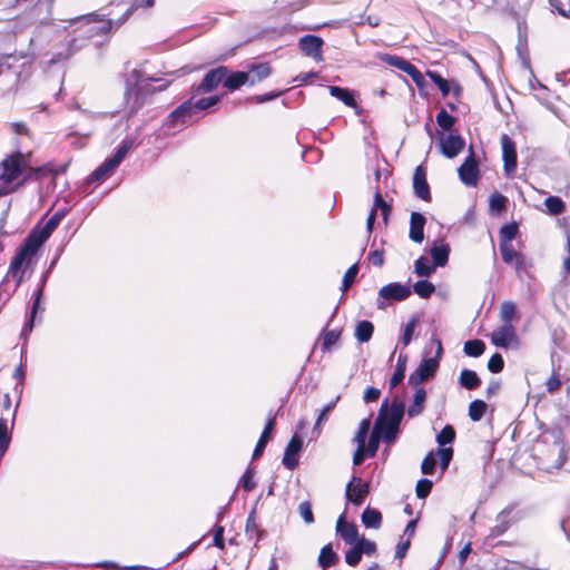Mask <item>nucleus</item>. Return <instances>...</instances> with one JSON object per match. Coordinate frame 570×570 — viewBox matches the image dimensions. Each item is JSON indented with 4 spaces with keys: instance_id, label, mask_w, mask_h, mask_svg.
<instances>
[{
    "instance_id": "nucleus-1",
    "label": "nucleus",
    "mask_w": 570,
    "mask_h": 570,
    "mask_svg": "<svg viewBox=\"0 0 570 570\" xmlns=\"http://www.w3.org/2000/svg\"><path fill=\"white\" fill-rule=\"evenodd\" d=\"M404 412V403L397 397L392 401L390 406L387 401L382 404L374 429L382 434L383 442L391 444L395 441Z\"/></svg>"
},
{
    "instance_id": "nucleus-2",
    "label": "nucleus",
    "mask_w": 570,
    "mask_h": 570,
    "mask_svg": "<svg viewBox=\"0 0 570 570\" xmlns=\"http://www.w3.org/2000/svg\"><path fill=\"white\" fill-rule=\"evenodd\" d=\"M58 225L59 224L50 217L43 226H36L26 238L23 246L11 261L10 271L16 272L20 269L27 259H31Z\"/></svg>"
},
{
    "instance_id": "nucleus-3",
    "label": "nucleus",
    "mask_w": 570,
    "mask_h": 570,
    "mask_svg": "<svg viewBox=\"0 0 570 570\" xmlns=\"http://www.w3.org/2000/svg\"><path fill=\"white\" fill-rule=\"evenodd\" d=\"M538 458L547 471L560 469L566 461L564 444L559 434L544 435L537 445Z\"/></svg>"
},
{
    "instance_id": "nucleus-4",
    "label": "nucleus",
    "mask_w": 570,
    "mask_h": 570,
    "mask_svg": "<svg viewBox=\"0 0 570 570\" xmlns=\"http://www.w3.org/2000/svg\"><path fill=\"white\" fill-rule=\"evenodd\" d=\"M219 101L218 96H212L198 99L197 101L187 100L170 114L171 122L176 125L189 124L194 120L197 111H203L216 105Z\"/></svg>"
},
{
    "instance_id": "nucleus-5",
    "label": "nucleus",
    "mask_w": 570,
    "mask_h": 570,
    "mask_svg": "<svg viewBox=\"0 0 570 570\" xmlns=\"http://www.w3.org/2000/svg\"><path fill=\"white\" fill-rule=\"evenodd\" d=\"M132 139L124 140L116 150L115 155L106 159L98 168L91 173L89 183H100L111 176L114 170L120 165L129 150L132 148Z\"/></svg>"
},
{
    "instance_id": "nucleus-6",
    "label": "nucleus",
    "mask_w": 570,
    "mask_h": 570,
    "mask_svg": "<svg viewBox=\"0 0 570 570\" xmlns=\"http://www.w3.org/2000/svg\"><path fill=\"white\" fill-rule=\"evenodd\" d=\"M434 342L436 344L435 356L421 361L416 370L409 376L410 384L419 386L423 382L432 379L435 375L439 368L440 360L442 357L443 348L442 343L439 338L435 340Z\"/></svg>"
},
{
    "instance_id": "nucleus-7",
    "label": "nucleus",
    "mask_w": 570,
    "mask_h": 570,
    "mask_svg": "<svg viewBox=\"0 0 570 570\" xmlns=\"http://www.w3.org/2000/svg\"><path fill=\"white\" fill-rule=\"evenodd\" d=\"M27 166L24 155L17 153L2 160L0 165V179L12 183L19 178Z\"/></svg>"
},
{
    "instance_id": "nucleus-8",
    "label": "nucleus",
    "mask_w": 570,
    "mask_h": 570,
    "mask_svg": "<svg viewBox=\"0 0 570 570\" xmlns=\"http://www.w3.org/2000/svg\"><path fill=\"white\" fill-rule=\"evenodd\" d=\"M411 295V288L400 283H390L379 291L377 307L384 308L386 302H402Z\"/></svg>"
},
{
    "instance_id": "nucleus-9",
    "label": "nucleus",
    "mask_w": 570,
    "mask_h": 570,
    "mask_svg": "<svg viewBox=\"0 0 570 570\" xmlns=\"http://www.w3.org/2000/svg\"><path fill=\"white\" fill-rule=\"evenodd\" d=\"M381 59L387 65L395 67L409 75L417 86H422L424 83V77L422 72L404 58L393 55H383Z\"/></svg>"
},
{
    "instance_id": "nucleus-10",
    "label": "nucleus",
    "mask_w": 570,
    "mask_h": 570,
    "mask_svg": "<svg viewBox=\"0 0 570 570\" xmlns=\"http://www.w3.org/2000/svg\"><path fill=\"white\" fill-rule=\"evenodd\" d=\"M439 145L446 158H454L463 150L465 141L460 135L439 132Z\"/></svg>"
},
{
    "instance_id": "nucleus-11",
    "label": "nucleus",
    "mask_w": 570,
    "mask_h": 570,
    "mask_svg": "<svg viewBox=\"0 0 570 570\" xmlns=\"http://www.w3.org/2000/svg\"><path fill=\"white\" fill-rule=\"evenodd\" d=\"M491 341L495 346L503 348L518 344V336L512 323H503L499 328L494 330Z\"/></svg>"
},
{
    "instance_id": "nucleus-12",
    "label": "nucleus",
    "mask_w": 570,
    "mask_h": 570,
    "mask_svg": "<svg viewBox=\"0 0 570 570\" xmlns=\"http://www.w3.org/2000/svg\"><path fill=\"white\" fill-rule=\"evenodd\" d=\"M227 73L228 69L223 66L209 70L203 81L196 87L195 91L197 94H204L215 90L218 85L224 81Z\"/></svg>"
},
{
    "instance_id": "nucleus-13",
    "label": "nucleus",
    "mask_w": 570,
    "mask_h": 570,
    "mask_svg": "<svg viewBox=\"0 0 570 570\" xmlns=\"http://www.w3.org/2000/svg\"><path fill=\"white\" fill-rule=\"evenodd\" d=\"M458 174H459L460 180L465 186H471V187L476 186L478 179H479V168H478V164L474 159V155L472 153L464 160V163L459 167Z\"/></svg>"
},
{
    "instance_id": "nucleus-14",
    "label": "nucleus",
    "mask_w": 570,
    "mask_h": 570,
    "mask_svg": "<svg viewBox=\"0 0 570 570\" xmlns=\"http://www.w3.org/2000/svg\"><path fill=\"white\" fill-rule=\"evenodd\" d=\"M368 494V483L363 482L361 478L353 476L346 485V499L354 505H361Z\"/></svg>"
},
{
    "instance_id": "nucleus-15",
    "label": "nucleus",
    "mask_w": 570,
    "mask_h": 570,
    "mask_svg": "<svg viewBox=\"0 0 570 570\" xmlns=\"http://www.w3.org/2000/svg\"><path fill=\"white\" fill-rule=\"evenodd\" d=\"M503 168L507 175L514 173L517 168V151L513 140L507 135L501 136Z\"/></svg>"
},
{
    "instance_id": "nucleus-16",
    "label": "nucleus",
    "mask_w": 570,
    "mask_h": 570,
    "mask_svg": "<svg viewBox=\"0 0 570 570\" xmlns=\"http://www.w3.org/2000/svg\"><path fill=\"white\" fill-rule=\"evenodd\" d=\"M323 40L317 36L307 35L301 38L299 48L308 57H312L316 61H321L322 57Z\"/></svg>"
},
{
    "instance_id": "nucleus-17",
    "label": "nucleus",
    "mask_w": 570,
    "mask_h": 570,
    "mask_svg": "<svg viewBox=\"0 0 570 570\" xmlns=\"http://www.w3.org/2000/svg\"><path fill=\"white\" fill-rule=\"evenodd\" d=\"M303 448V441L297 435L294 434L291 441L288 442L284 456H283V465L288 470H294L298 464L297 453Z\"/></svg>"
},
{
    "instance_id": "nucleus-18",
    "label": "nucleus",
    "mask_w": 570,
    "mask_h": 570,
    "mask_svg": "<svg viewBox=\"0 0 570 570\" xmlns=\"http://www.w3.org/2000/svg\"><path fill=\"white\" fill-rule=\"evenodd\" d=\"M413 188H414L415 195L420 199H422L424 202L431 200L430 187L426 181V173L422 166H417L414 170Z\"/></svg>"
},
{
    "instance_id": "nucleus-19",
    "label": "nucleus",
    "mask_w": 570,
    "mask_h": 570,
    "mask_svg": "<svg viewBox=\"0 0 570 570\" xmlns=\"http://www.w3.org/2000/svg\"><path fill=\"white\" fill-rule=\"evenodd\" d=\"M336 531L348 544H356L358 541V530L354 523H347L344 515H341L336 523Z\"/></svg>"
},
{
    "instance_id": "nucleus-20",
    "label": "nucleus",
    "mask_w": 570,
    "mask_h": 570,
    "mask_svg": "<svg viewBox=\"0 0 570 570\" xmlns=\"http://www.w3.org/2000/svg\"><path fill=\"white\" fill-rule=\"evenodd\" d=\"M425 217L421 213L413 212L410 219L409 237L414 243L421 244L424 239Z\"/></svg>"
},
{
    "instance_id": "nucleus-21",
    "label": "nucleus",
    "mask_w": 570,
    "mask_h": 570,
    "mask_svg": "<svg viewBox=\"0 0 570 570\" xmlns=\"http://www.w3.org/2000/svg\"><path fill=\"white\" fill-rule=\"evenodd\" d=\"M426 400V391L423 387L417 386L413 394L412 403L407 407V415L415 417L422 414L424 411V404Z\"/></svg>"
},
{
    "instance_id": "nucleus-22",
    "label": "nucleus",
    "mask_w": 570,
    "mask_h": 570,
    "mask_svg": "<svg viewBox=\"0 0 570 570\" xmlns=\"http://www.w3.org/2000/svg\"><path fill=\"white\" fill-rule=\"evenodd\" d=\"M80 19L85 20L90 26L88 29L90 36L104 35L111 29L110 20H98L95 14H88Z\"/></svg>"
},
{
    "instance_id": "nucleus-23",
    "label": "nucleus",
    "mask_w": 570,
    "mask_h": 570,
    "mask_svg": "<svg viewBox=\"0 0 570 570\" xmlns=\"http://www.w3.org/2000/svg\"><path fill=\"white\" fill-rule=\"evenodd\" d=\"M274 424H275V419L272 417L267 421L262 434H261V438L254 449V452H253V459H257L258 456H261L266 448V444L268 443L269 441V436H271V432L273 431L274 429Z\"/></svg>"
},
{
    "instance_id": "nucleus-24",
    "label": "nucleus",
    "mask_w": 570,
    "mask_h": 570,
    "mask_svg": "<svg viewBox=\"0 0 570 570\" xmlns=\"http://www.w3.org/2000/svg\"><path fill=\"white\" fill-rule=\"evenodd\" d=\"M328 90L331 96L342 101L345 106L356 107V101L353 91L337 86H330Z\"/></svg>"
},
{
    "instance_id": "nucleus-25",
    "label": "nucleus",
    "mask_w": 570,
    "mask_h": 570,
    "mask_svg": "<svg viewBox=\"0 0 570 570\" xmlns=\"http://www.w3.org/2000/svg\"><path fill=\"white\" fill-rule=\"evenodd\" d=\"M249 80V73L244 71H236L227 76L224 79V86L229 90H236L245 85Z\"/></svg>"
},
{
    "instance_id": "nucleus-26",
    "label": "nucleus",
    "mask_w": 570,
    "mask_h": 570,
    "mask_svg": "<svg viewBox=\"0 0 570 570\" xmlns=\"http://www.w3.org/2000/svg\"><path fill=\"white\" fill-rule=\"evenodd\" d=\"M459 383L466 390H475L480 386L481 380L476 372L472 370H462L459 376Z\"/></svg>"
},
{
    "instance_id": "nucleus-27",
    "label": "nucleus",
    "mask_w": 570,
    "mask_h": 570,
    "mask_svg": "<svg viewBox=\"0 0 570 570\" xmlns=\"http://www.w3.org/2000/svg\"><path fill=\"white\" fill-rule=\"evenodd\" d=\"M361 520L364 527L379 529L382 524V514L379 510L366 508L362 513Z\"/></svg>"
},
{
    "instance_id": "nucleus-28",
    "label": "nucleus",
    "mask_w": 570,
    "mask_h": 570,
    "mask_svg": "<svg viewBox=\"0 0 570 570\" xmlns=\"http://www.w3.org/2000/svg\"><path fill=\"white\" fill-rule=\"evenodd\" d=\"M373 332H374L373 324L370 321L364 320V321H360L356 324L354 335H355V338L360 343H366L372 338Z\"/></svg>"
},
{
    "instance_id": "nucleus-29",
    "label": "nucleus",
    "mask_w": 570,
    "mask_h": 570,
    "mask_svg": "<svg viewBox=\"0 0 570 570\" xmlns=\"http://www.w3.org/2000/svg\"><path fill=\"white\" fill-rule=\"evenodd\" d=\"M338 561L337 554L333 551L332 544H325L320 552L318 563L326 570L328 567L335 566Z\"/></svg>"
},
{
    "instance_id": "nucleus-30",
    "label": "nucleus",
    "mask_w": 570,
    "mask_h": 570,
    "mask_svg": "<svg viewBox=\"0 0 570 570\" xmlns=\"http://www.w3.org/2000/svg\"><path fill=\"white\" fill-rule=\"evenodd\" d=\"M406 355L401 354L397 360L396 370L392 377L390 379V387H396L404 379L405 374V365H406Z\"/></svg>"
},
{
    "instance_id": "nucleus-31",
    "label": "nucleus",
    "mask_w": 570,
    "mask_h": 570,
    "mask_svg": "<svg viewBox=\"0 0 570 570\" xmlns=\"http://www.w3.org/2000/svg\"><path fill=\"white\" fill-rule=\"evenodd\" d=\"M544 205L550 215L557 216L562 214L566 210L564 202L557 196H549L544 200Z\"/></svg>"
},
{
    "instance_id": "nucleus-32",
    "label": "nucleus",
    "mask_w": 570,
    "mask_h": 570,
    "mask_svg": "<svg viewBox=\"0 0 570 570\" xmlns=\"http://www.w3.org/2000/svg\"><path fill=\"white\" fill-rule=\"evenodd\" d=\"M450 248L448 245L434 246L431 249L434 266H444L449 259Z\"/></svg>"
},
{
    "instance_id": "nucleus-33",
    "label": "nucleus",
    "mask_w": 570,
    "mask_h": 570,
    "mask_svg": "<svg viewBox=\"0 0 570 570\" xmlns=\"http://www.w3.org/2000/svg\"><path fill=\"white\" fill-rule=\"evenodd\" d=\"M485 344L481 340H471L464 343L463 351L468 356L479 357L483 354Z\"/></svg>"
},
{
    "instance_id": "nucleus-34",
    "label": "nucleus",
    "mask_w": 570,
    "mask_h": 570,
    "mask_svg": "<svg viewBox=\"0 0 570 570\" xmlns=\"http://www.w3.org/2000/svg\"><path fill=\"white\" fill-rule=\"evenodd\" d=\"M487 411V403L482 400H474L469 405V416L473 422L480 421Z\"/></svg>"
},
{
    "instance_id": "nucleus-35",
    "label": "nucleus",
    "mask_w": 570,
    "mask_h": 570,
    "mask_svg": "<svg viewBox=\"0 0 570 570\" xmlns=\"http://www.w3.org/2000/svg\"><path fill=\"white\" fill-rule=\"evenodd\" d=\"M248 73V81H250V83H255L256 81H261L268 77L271 73V68L267 63H259L257 66H254Z\"/></svg>"
},
{
    "instance_id": "nucleus-36",
    "label": "nucleus",
    "mask_w": 570,
    "mask_h": 570,
    "mask_svg": "<svg viewBox=\"0 0 570 570\" xmlns=\"http://www.w3.org/2000/svg\"><path fill=\"white\" fill-rule=\"evenodd\" d=\"M435 271V266L430 264V261L421 256L415 261L414 272L417 276H430Z\"/></svg>"
},
{
    "instance_id": "nucleus-37",
    "label": "nucleus",
    "mask_w": 570,
    "mask_h": 570,
    "mask_svg": "<svg viewBox=\"0 0 570 570\" xmlns=\"http://www.w3.org/2000/svg\"><path fill=\"white\" fill-rule=\"evenodd\" d=\"M372 208H375L376 213L377 209H380L384 223L387 224L389 216L391 214V206L382 198L380 193L374 195V204Z\"/></svg>"
},
{
    "instance_id": "nucleus-38",
    "label": "nucleus",
    "mask_w": 570,
    "mask_h": 570,
    "mask_svg": "<svg viewBox=\"0 0 570 570\" xmlns=\"http://www.w3.org/2000/svg\"><path fill=\"white\" fill-rule=\"evenodd\" d=\"M455 439V430L452 425H445L442 431L436 435L438 444L443 448L445 444H450Z\"/></svg>"
},
{
    "instance_id": "nucleus-39",
    "label": "nucleus",
    "mask_w": 570,
    "mask_h": 570,
    "mask_svg": "<svg viewBox=\"0 0 570 570\" xmlns=\"http://www.w3.org/2000/svg\"><path fill=\"white\" fill-rule=\"evenodd\" d=\"M414 292L422 298H429L435 287L434 285L429 281H417L413 286Z\"/></svg>"
},
{
    "instance_id": "nucleus-40",
    "label": "nucleus",
    "mask_w": 570,
    "mask_h": 570,
    "mask_svg": "<svg viewBox=\"0 0 570 570\" xmlns=\"http://www.w3.org/2000/svg\"><path fill=\"white\" fill-rule=\"evenodd\" d=\"M500 252L505 264H513L520 253L515 252L511 243H500Z\"/></svg>"
},
{
    "instance_id": "nucleus-41",
    "label": "nucleus",
    "mask_w": 570,
    "mask_h": 570,
    "mask_svg": "<svg viewBox=\"0 0 570 570\" xmlns=\"http://www.w3.org/2000/svg\"><path fill=\"white\" fill-rule=\"evenodd\" d=\"M370 426H371V420L368 417L361 421L358 429L354 436V442L357 445H362V444L365 445V440H366V435L370 431Z\"/></svg>"
},
{
    "instance_id": "nucleus-42",
    "label": "nucleus",
    "mask_w": 570,
    "mask_h": 570,
    "mask_svg": "<svg viewBox=\"0 0 570 570\" xmlns=\"http://www.w3.org/2000/svg\"><path fill=\"white\" fill-rule=\"evenodd\" d=\"M498 523L491 528L490 537L495 538L503 534L510 527L504 512L500 513L497 519Z\"/></svg>"
},
{
    "instance_id": "nucleus-43",
    "label": "nucleus",
    "mask_w": 570,
    "mask_h": 570,
    "mask_svg": "<svg viewBox=\"0 0 570 570\" xmlns=\"http://www.w3.org/2000/svg\"><path fill=\"white\" fill-rule=\"evenodd\" d=\"M245 532L249 539H255L256 542L261 539V532L258 530L254 512H252L247 518Z\"/></svg>"
},
{
    "instance_id": "nucleus-44",
    "label": "nucleus",
    "mask_w": 570,
    "mask_h": 570,
    "mask_svg": "<svg viewBox=\"0 0 570 570\" xmlns=\"http://www.w3.org/2000/svg\"><path fill=\"white\" fill-rule=\"evenodd\" d=\"M381 439L382 434L373 428L370 434L367 448L365 449L367 456L373 458L376 454Z\"/></svg>"
},
{
    "instance_id": "nucleus-45",
    "label": "nucleus",
    "mask_w": 570,
    "mask_h": 570,
    "mask_svg": "<svg viewBox=\"0 0 570 570\" xmlns=\"http://www.w3.org/2000/svg\"><path fill=\"white\" fill-rule=\"evenodd\" d=\"M517 307L513 302H503L500 309V317L503 323H511L512 318L515 316Z\"/></svg>"
},
{
    "instance_id": "nucleus-46",
    "label": "nucleus",
    "mask_w": 570,
    "mask_h": 570,
    "mask_svg": "<svg viewBox=\"0 0 570 570\" xmlns=\"http://www.w3.org/2000/svg\"><path fill=\"white\" fill-rule=\"evenodd\" d=\"M340 336H341L340 331L332 330V331L324 332L322 350L330 351L332 348V346H334L338 342Z\"/></svg>"
},
{
    "instance_id": "nucleus-47",
    "label": "nucleus",
    "mask_w": 570,
    "mask_h": 570,
    "mask_svg": "<svg viewBox=\"0 0 570 570\" xmlns=\"http://www.w3.org/2000/svg\"><path fill=\"white\" fill-rule=\"evenodd\" d=\"M553 11L566 18H570V0H549Z\"/></svg>"
},
{
    "instance_id": "nucleus-48",
    "label": "nucleus",
    "mask_w": 570,
    "mask_h": 570,
    "mask_svg": "<svg viewBox=\"0 0 570 570\" xmlns=\"http://www.w3.org/2000/svg\"><path fill=\"white\" fill-rule=\"evenodd\" d=\"M436 122L443 130H450L455 122V118L442 109L436 115Z\"/></svg>"
},
{
    "instance_id": "nucleus-49",
    "label": "nucleus",
    "mask_w": 570,
    "mask_h": 570,
    "mask_svg": "<svg viewBox=\"0 0 570 570\" xmlns=\"http://www.w3.org/2000/svg\"><path fill=\"white\" fill-rule=\"evenodd\" d=\"M358 273V266L357 264L352 265L344 274L343 281H342V291H347L352 284L354 283V279Z\"/></svg>"
},
{
    "instance_id": "nucleus-50",
    "label": "nucleus",
    "mask_w": 570,
    "mask_h": 570,
    "mask_svg": "<svg viewBox=\"0 0 570 570\" xmlns=\"http://www.w3.org/2000/svg\"><path fill=\"white\" fill-rule=\"evenodd\" d=\"M436 461L433 451L429 452L422 461L421 471L423 474H433L435 470Z\"/></svg>"
},
{
    "instance_id": "nucleus-51",
    "label": "nucleus",
    "mask_w": 570,
    "mask_h": 570,
    "mask_svg": "<svg viewBox=\"0 0 570 570\" xmlns=\"http://www.w3.org/2000/svg\"><path fill=\"white\" fill-rule=\"evenodd\" d=\"M41 296H42V288L40 287L36 292V294H35V302H33L32 309H31L30 321H29V323L27 325H24V327L22 330V333L31 332L32 331L35 315H36L37 309L39 307Z\"/></svg>"
},
{
    "instance_id": "nucleus-52",
    "label": "nucleus",
    "mask_w": 570,
    "mask_h": 570,
    "mask_svg": "<svg viewBox=\"0 0 570 570\" xmlns=\"http://www.w3.org/2000/svg\"><path fill=\"white\" fill-rule=\"evenodd\" d=\"M432 487H433L432 481H430L428 479L419 480L416 483V488H415L416 497L419 499L426 498L430 494Z\"/></svg>"
},
{
    "instance_id": "nucleus-53",
    "label": "nucleus",
    "mask_w": 570,
    "mask_h": 570,
    "mask_svg": "<svg viewBox=\"0 0 570 570\" xmlns=\"http://www.w3.org/2000/svg\"><path fill=\"white\" fill-rule=\"evenodd\" d=\"M438 455L440 458L441 470L445 471L453 458V449L452 448H440L438 450Z\"/></svg>"
},
{
    "instance_id": "nucleus-54",
    "label": "nucleus",
    "mask_w": 570,
    "mask_h": 570,
    "mask_svg": "<svg viewBox=\"0 0 570 570\" xmlns=\"http://www.w3.org/2000/svg\"><path fill=\"white\" fill-rule=\"evenodd\" d=\"M298 512L305 523L311 524L314 522V514L312 511V505L308 501H303L298 505Z\"/></svg>"
},
{
    "instance_id": "nucleus-55",
    "label": "nucleus",
    "mask_w": 570,
    "mask_h": 570,
    "mask_svg": "<svg viewBox=\"0 0 570 570\" xmlns=\"http://www.w3.org/2000/svg\"><path fill=\"white\" fill-rule=\"evenodd\" d=\"M362 559V550L357 548L356 544L352 549H350L345 554V561L348 566H357Z\"/></svg>"
},
{
    "instance_id": "nucleus-56",
    "label": "nucleus",
    "mask_w": 570,
    "mask_h": 570,
    "mask_svg": "<svg viewBox=\"0 0 570 570\" xmlns=\"http://www.w3.org/2000/svg\"><path fill=\"white\" fill-rule=\"evenodd\" d=\"M428 76L436 85L443 96L449 94V83L443 77L433 71H428Z\"/></svg>"
},
{
    "instance_id": "nucleus-57",
    "label": "nucleus",
    "mask_w": 570,
    "mask_h": 570,
    "mask_svg": "<svg viewBox=\"0 0 570 570\" xmlns=\"http://www.w3.org/2000/svg\"><path fill=\"white\" fill-rule=\"evenodd\" d=\"M518 233L517 225H504L500 230L501 243H510Z\"/></svg>"
},
{
    "instance_id": "nucleus-58",
    "label": "nucleus",
    "mask_w": 570,
    "mask_h": 570,
    "mask_svg": "<svg viewBox=\"0 0 570 570\" xmlns=\"http://www.w3.org/2000/svg\"><path fill=\"white\" fill-rule=\"evenodd\" d=\"M504 361L501 354L495 353L488 362V368L492 373H500L503 370Z\"/></svg>"
},
{
    "instance_id": "nucleus-59",
    "label": "nucleus",
    "mask_w": 570,
    "mask_h": 570,
    "mask_svg": "<svg viewBox=\"0 0 570 570\" xmlns=\"http://www.w3.org/2000/svg\"><path fill=\"white\" fill-rule=\"evenodd\" d=\"M417 322H419L417 317L414 316L405 325L404 333L402 336V343L404 346H407L410 344V342L412 341L413 331H414Z\"/></svg>"
},
{
    "instance_id": "nucleus-60",
    "label": "nucleus",
    "mask_w": 570,
    "mask_h": 570,
    "mask_svg": "<svg viewBox=\"0 0 570 570\" xmlns=\"http://www.w3.org/2000/svg\"><path fill=\"white\" fill-rule=\"evenodd\" d=\"M126 97H127L128 102L131 99H134L132 106L130 107V111H129L130 115L135 114L139 108H141L142 101L140 100L138 90H136V89L128 90L126 94Z\"/></svg>"
},
{
    "instance_id": "nucleus-61",
    "label": "nucleus",
    "mask_w": 570,
    "mask_h": 570,
    "mask_svg": "<svg viewBox=\"0 0 570 570\" xmlns=\"http://www.w3.org/2000/svg\"><path fill=\"white\" fill-rule=\"evenodd\" d=\"M337 400H338V396L334 401H331L330 403H327L322 409V411L320 412L318 417L316 420L315 429H320L321 425L327 420V415L335 407Z\"/></svg>"
},
{
    "instance_id": "nucleus-62",
    "label": "nucleus",
    "mask_w": 570,
    "mask_h": 570,
    "mask_svg": "<svg viewBox=\"0 0 570 570\" xmlns=\"http://www.w3.org/2000/svg\"><path fill=\"white\" fill-rule=\"evenodd\" d=\"M253 470L247 469L240 479V485L247 492L253 491L256 485L255 481L253 480Z\"/></svg>"
},
{
    "instance_id": "nucleus-63",
    "label": "nucleus",
    "mask_w": 570,
    "mask_h": 570,
    "mask_svg": "<svg viewBox=\"0 0 570 570\" xmlns=\"http://www.w3.org/2000/svg\"><path fill=\"white\" fill-rule=\"evenodd\" d=\"M507 198L501 194H493L490 198V207L493 210L501 212L505 208Z\"/></svg>"
},
{
    "instance_id": "nucleus-64",
    "label": "nucleus",
    "mask_w": 570,
    "mask_h": 570,
    "mask_svg": "<svg viewBox=\"0 0 570 570\" xmlns=\"http://www.w3.org/2000/svg\"><path fill=\"white\" fill-rule=\"evenodd\" d=\"M356 547L361 548L362 553H365L368 556L373 554L376 551L375 542H373L371 540H366L364 538L356 542Z\"/></svg>"
}]
</instances>
